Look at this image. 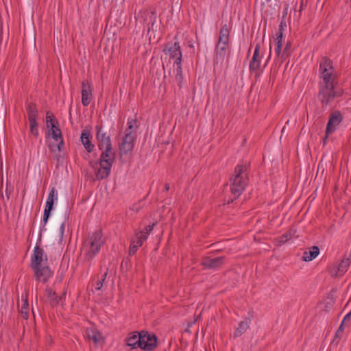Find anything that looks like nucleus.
I'll list each match as a JSON object with an SVG mask.
<instances>
[{"label":"nucleus","instance_id":"31","mask_svg":"<svg viewBox=\"0 0 351 351\" xmlns=\"http://www.w3.org/2000/svg\"><path fill=\"white\" fill-rule=\"evenodd\" d=\"M291 47H292L291 42L287 41L283 51L282 52V54L280 56V59H281L282 62L286 60V59L291 56Z\"/></svg>","mask_w":351,"mask_h":351},{"label":"nucleus","instance_id":"52","mask_svg":"<svg viewBox=\"0 0 351 351\" xmlns=\"http://www.w3.org/2000/svg\"><path fill=\"white\" fill-rule=\"evenodd\" d=\"M169 184H165V191H169Z\"/></svg>","mask_w":351,"mask_h":351},{"label":"nucleus","instance_id":"21","mask_svg":"<svg viewBox=\"0 0 351 351\" xmlns=\"http://www.w3.org/2000/svg\"><path fill=\"white\" fill-rule=\"evenodd\" d=\"M251 317H245L243 321L240 322L238 327L236 328L233 337L234 339L241 337L249 328L251 324Z\"/></svg>","mask_w":351,"mask_h":351},{"label":"nucleus","instance_id":"6","mask_svg":"<svg viewBox=\"0 0 351 351\" xmlns=\"http://www.w3.org/2000/svg\"><path fill=\"white\" fill-rule=\"evenodd\" d=\"M102 231L99 230L93 233L88 239L89 249L85 254V258L88 261H92L99 252L101 246L104 244Z\"/></svg>","mask_w":351,"mask_h":351},{"label":"nucleus","instance_id":"55","mask_svg":"<svg viewBox=\"0 0 351 351\" xmlns=\"http://www.w3.org/2000/svg\"><path fill=\"white\" fill-rule=\"evenodd\" d=\"M65 218H66V219L69 218V214L67 213H65Z\"/></svg>","mask_w":351,"mask_h":351},{"label":"nucleus","instance_id":"26","mask_svg":"<svg viewBox=\"0 0 351 351\" xmlns=\"http://www.w3.org/2000/svg\"><path fill=\"white\" fill-rule=\"evenodd\" d=\"M142 14H143L145 16H149V25L151 24L152 27L154 25V24L156 21V12L154 10L149 11V10H143L140 11L138 14V19H140L141 21L142 18Z\"/></svg>","mask_w":351,"mask_h":351},{"label":"nucleus","instance_id":"32","mask_svg":"<svg viewBox=\"0 0 351 351\" xmlns=\"http://www.w3.org/2000/svg\"><path fill=\"white\" fill-rule=\"evenodd\" d=\"M156 223H153L152 224L147 226L143 230L136 233V237H141V234L144 235L147 239V236L152 232L154 228Z\"/></svg>","mask_w":351,"mask_h":351},{"label":"nucleus","instance_id":"13","mask_svg":"<svg viewBox=\"0 0 351 351\" xmlns=\"http://www.w3.org/2000/svg\"><path fill=\"white\" fill-rule=\"evenodd\" d=\"M230 43H217L215 47V56L213 58L214 66L221 64L226 57L227 49L230 47Z\"/></svg>","mask_w":351,"mask_h":351},{"label":"nucleus","instance_id":"47","mask_svg":"<svg viewBox=\"0 0 351 351\" xmlns=\"http://www.w3.org/2000/svg\"><path fill=\"white\" fill-rule=\"evenodd\" d=\"M49 148L51 150V152H56V150L57 149L56 145H55L54 143L49 145Z\"/></svg>","mask_w":351,"mask_h":351},{"label":"nucleus","instance_id":"19","mask_svg":"<svg viewBox=\"0 0 351 351\" xmlns=\"http://www.w3.org/2000/svg\"><path fill=\"white\" fill-rule=\"evenodd\" d=\"M165 53H169L171 58L174 59L176 57L179 56V53H182L180 43L175 42L174 43H168L166 44L165 49H163Z\"/></svg>","mask_w":351,"mask_h":351},{"label":"nucleus","instance_id":"46","mask_svg":"<svg viewBox=\"0 0 351 351\" xmlns=\"http://www.w3.org/2000/svg\"><path fill=\"white\" fill-rule=\"evenodd\" d=\"M66 294V291H64L63 293H62V295L58 297L59 302H63V301L65 300Z\"/></svg>","mask_w":351,"mask_h":351},{"label":"nucleus","instance_id":"45","mask_svg":"<svg viewBox=\"0 0 351 351\" xmlns=\"http://www.w3.org/2000/svg\"><path fill=\"white\" fill-rule=\"evenodd\" d=\"M65 222L63 221L60 227V240H62L64 232Z\"/></svg>","mask_w":351,"mask_h":351},{"label":"nucleus","instance_id":"51","mask_svg":"<svg viewBox=\"0 0 351 351\" xmlns=\"http://www.w3.org/2000/svg\"><path fill=\"white\" fill-rule=\"evenodd\" d=\"M270 57H271V51L269 52V57H268L267 60H266V62H265V64H264V66H263L264 68L266 66V65H267V62H269V59H270Z\"/></svg>","mask_w":351,"mask_h":351},{"label":"nucleus","instance_id":"28","mask_svg":"<svg viewBox=\"0 0 351 351\" xmlns=\"http://www.w3.org/2000/svg\"><path fill=\"white\" fill-rule=\"evenodd\" d=\"M285 15H283L281 21L279 25L278 30L276 34V40H282L283 39V31L287 27V23L285 21Z\"/></svg>","mask_w":351,"mask_h":351},{"label":"nucleus","instance_id":"17","mask_svg":"<svg viewBox=\"0 0 351 351\" xmlns=\"http://www.w3.org/2000/svg\"><path fill=\"white\" fill-rule=\"evenodd\" d=\"M93 136L90 130L86 127L81 133L80 141L84 145V148L88 153H91L95 147V145L92 143Z\"/></svg>","mask_w":351,"mask_h":351},{"label":"nucleus","instance_id":"29","mask_svg":"<svg viewBox=\"0 0 351 351\" xmlns=\"http://www.w3.org/2000/svg\"><path fill=\"white\" fill-rule=\"evenodd\" d=\"M137 121L134 119H129L128 120V128L125 130V134H130L131 136H136V132H135V128H137Z\"/></svg>","mask_w":351,"mask_h":351},{"label":"nucleus","instance_id":"37","mask_svg":"<svg viewBox=\"0 0 351 351\" xmlns=\"http://www.w3.org/2000/svg\"><path fill=\"white\" fill-rule=\"evenodd\" d=\"M101 152H104L105 153H107L110 155H111V158H113L115 160L116 158V153L112 149V145H106V146H104V149H99Z\"/></svg>","mask_w":351,"mask_h":351},{"label":"nucleus","instance_id":"53","mask_svg":"<svg viewBox=\"0 0 351 351\" xmlns=\"http://www.w3.org/2000/svg\"><path fill=\"white\" fill-rule=\"evenodd\" d=\"M189 47L193 49H194V45L191 42H189Z\"/></svg>","mask_w":351,"mask_h":351},{"label":"nucleus","instance_id":"1","mask_svg":"<svg viewBox=\"0 0 351 351\" xmlns=\"http://www.w3.org/2000/svg\"><path fill=\"white\" fill-rule=\"evenodd\" d=\"M125 341L127 346L131 349L141 348L145 351H153L158 346L157 336L147 330L130 332Z\"/></svg>","mask_w":351,"mask_h":351},{"label":"nucleus","instance_id":"49","mask_svg":"<svg viewBox=\"0 0 351 351\" xmlns=\"http://www.w3.org/2000/svg\"><path fill=\"white\" fill-rule=\"evenodd\" d=\"M5 193H6V195L8 197V198H9V196L10 195V191H8V183L6 184V190H5Z\"/></svg>","mask_w":351,"mask_h":351},{"label":"nucleus","instance_id":"44","mask_svg":"<svg viewBox=\"0 0 351 351\" xmlns=\"http://www.w3.org/2000/svg\"><path fill=\"white\" fill-rule=\"evenodd\" d=\"M350 318H351V311L346 315V316L343 317L341 324H344V323L346 322L350 321Z\"/></svg>","mask_w":351,"mask_h":351},{"label":"nucleus","instance_id":"12","mask_svg":"<svg viewBox=\"0 0 351 351\" xmlns=\"http://www.w3.org/2000/svg\"><path fill=\"white\" fill-rule=\"evenodd\" d=\"M333 71L332 60L326 56L322 58L319 65L320 77L324 80V77L328 74L330 75V80H335V77L332 76Z\"/></svg>","mask_w":351,"mask_h":351},{"label":"nucleus","instance_id":"16","mask_svg":"<svg viewBox=\"0 0 351 351\" xmlns=\"http://www.w3.org/2000/svg\"><path fill=\"white\" fill-rule=\"evenodd\" d=\"M260 51L261 45L259 43H257L255 46L252 58L250 62L249 69L251 73L256 71L260 69L262 58V56L260 54Z\"/></svg>","mask_w":351,"mask_h":351},{"label":"nucleus","instance_id":"2","mask_svg":"<svg viewBox=\"0 0 351 351\" xmlns=\"http://www.w3.org/2000/svg\"><path fill=\"white\" fill-rule=\"evenodd\" d=\"M44 259L47 261V256L43 249L36 245L31 256L30 267L34 271L36 280L46 283L53 276V272L48 265L43 264Z\"/></svg>","mask_w":351,"mask_h":351},{"label":"nucleus","instance_id":"58","mask_svg":"<svg viewBox=\"0 0 351 351\" xmlns=\"http://www.w3.org/2000/svg\"><path fill=\"white\" fill-rule=\"evenodd\" d=\"M233 202V200H232V199L231 201H228V204H230V202Z\"/></svg>","mask_w":351,"mask_h":351},{"label":"nucleus","instance_id":"3","mask_svg":"<svg viewBox=\"0 0 351 351\" xmlns=\"http://www.w3.org/2000/svg\"><path fill=\"white\" fill-rule=\"evenodd\" d=\"M248 165L246 164L237 165L234 170V175L230 178V191L234 198H238L245 191L249 182Z\"/></svg>","mask_w":351,"mask_h":351},{"label":"nucleus","instance_id":"36","mask_svg":"<svg viewBox=\"0 0 351 351\" xmlns=\"http://www.w3.org/2000/svg\"><path fill=\"white\" fill-rule=\"evenodd\" d=\"M108 269H107L106 271H105V273L101 276V279H99L97 282L96 286H95V289H97V290H101V288L104 286V282H105V280L106 279V277L108 276Z\"/></svg>","mask_w":351,"mask_h":351},{"label":"nucleus","instance_id":"35","mask_svg":"<svg viewBox=\"0 0 351 351\" xmlns=\"http://www.w3.org/2000/svg\"><path fill=\"white\" fill-rule=\"evenodd\" d=\"M175 78L179 88H181L182 87V82L184 80L182 67H176V75Z\"/></svg>","mask_w":351,"mask_h":351},{"label":"nucleus","instance_id":"34","mask_svg":"<svg viewBox=\"0 0 351 351\" xmlns=\"http://www.w3.org/2000/svg\"><path fill=\"white\" fill-rule=\"evenodd\" d=\"M343 331H344L343 324H341L335 334L334 339H333L332 343L337 345L339 342V340L341 339V338L342 337Z\"/></svg>","mask_w":351,"mask_h":351},{"label":"nucleus","instance_id":"8","mask_svg":"<svg viewBox=\"0 0 351 351\" xmlns=\"http://www.w3.org/2000/svg\"><path fill=\"white\" fill-rule=\"evenodd\" d=\"M96 140L99 149H104L106 145L112 144L111 134L106 128H104L102 125H97L95 126Z\"/></svg>","mask_w":351,"mask_h":351},{"label":"nucleus","instance_id":"33","mask_svg":"<svg viewBox=\"0 0 351 351\" xmlns=\"http://www.w3.org/2000/svg\"><path fill=\"white\" fill-rule=\"evenodd\" d=\"M29 132L30 133L34 135V136L37 137L38 136V124L37 123L36 119H30L29 120Z\"/></svg>","mask_w":351,"mask_h":351},{"label":"nucleus","instance_id":"41","mask_svg":"<svg viewBox=\"0 0 351 351\" xmlns=\"http://www.w3.org/2000/svg\"><path fill=\"white\" fill-rule=\"evenodd\" d=\"M175 64L176 67H182V53H179V56L175 58Z\"/></svg>","mask_w":351,"mask_h":351},{"label":"nucleus","instance_id":"9","mask_svg":"<svg viewBox=\"0 0 351 351\" xmlns=\"http://www.w3.org/2000/svg\"><path fill=\"white\" fill-rule=\"evenodd\" d=\"M55 191L56 189L53 187L48 195L43 218V224L40 228V232L45 230V226L47 223L48 220L51 216V212L53 209L54 201L57 199V197L55 195Z\"/></svg>","mask_w":351,"mask_h":351},{"label":"nucleus","instance_id":"4","mask_svg":"<svg viewBox=\"0 0 351 351\" xmlns=\"http://www.w3.org/2000/svg\"><path fill=\"white\" fill-rule=\"evenodd\" d=\"M335 81L330 80V75L327 74L324 77L323 82L319 84L318 99L323 108H326L335 97L342 95L341 91L335 90Z\"/></svg>","mask_w":351,"mask_h":351},{"label":"nucleus","instance_id":"39","mask_svg":"<svg viewBox=\"0 0 351 351\" xmlns=\"http://www.w3.org/2000/svg\"><path fill=\"white\" fill-rule=\"evenodd\" d=\"M292 237V234L291 232H287L283 234H282L280 237H279L278 238V242L280 243V244H284L287 241H288Z\"/></svg>","mask_w":351,"mask_h":351},{"label":"nucleus","instance_id":"7","mask_svg":"<svg viewBox=\"0 0 351 351\" xmlns=\"http://www.w3.org/2000/svg\"><path fill=\"white\" fill-rule=\"evenodd\" d=\"M226 259L224 256L217 257L205 256L202 258L200 265L204 269L218 270L225 265Z\"/></svg>","mask_w":351,"mask_h":351},{"label":"nucleus","instance_id":"38","mask_svg":"<svg viewBox=\"0 0 351 351\" xmlns=\"http://www.w3.org/2000/svg\"><path fill=\"white\" fill-rule=\"evenodd\" d=\"M47 135L51 136V138L56 141H58L60 139L63 138L61 130H60V131L53 130L52 132H47Z\"/></svg>","mask_w":351,"mask_h":351},{"label":"nucleus","instance_id":"24","mask_svg":"<svg viewBox=\"0 0 351 351\" xmlns=\"http://www.w3.org/2000/svg\"><path fill=\"white\" fill-rule=\"evenodd\" d=\"M26 111L28 117V120L37 119L38 117V111L35 103L29 102L26 105Z\"/></svg>","mask_w":351,"mask_h":351},{"label":"nucleus","instance_id":"18","mask_svg":"<svg viewBox=\"0 0 351 351\" xmlns=\"http://www.w3.org/2000/svg\"><path fill=\"white\" fill-rule=\"evenodd\" d=\"M232 28V23L230 21L228 24H222L219 30V38L217 43H230V32Z\"/></svg>","mask_w":351,"mask_h":351},{"label":"nucleus","instance_id":"54","mask_svg":"<svg viewBox=\"0 0 351 351\" xmlns=\"http://www.w3.org/2000/svg\"><path fill=\"white\" fill-rule=\"evenodd\" d=\"M1 25L0 26V43L1 42V34H2V29H1Z\"/></svg>","mask_w":351,"mask_h":351},{"label":"nucleus","instance_id":"25","mask_svg":"<svg viewBox=\"0 0 351 351\" xmlns=\"http://www.w3.org/2000/svg\"><path fill=\"white\" fill-rule=\"evenodd\" d=\"M86 335L88 339L92 340L95 344L99 342L101 337V332L94 328H87Z\"/></svg>","mask_w":351,"mask_h":351},{"label":"nucleus","instance_id":"43","mask_svg":"<svg viewBox=\"0 0 351 351\" xmlns=\"http://www.w3.org/2000/svg\"><path fill=\"white\" fill-rule=\"evenodd\" d=\"M64 147V140L63 138L60 139L58 144H56V149L58 151L60 152Z\"/></svg>","mask_w":351,"mask_h":351},{"label":"nucleus","instance_id":"11","mask_svg":"<svg viewBox=\"0 0 351 351\" xmlns=\"http://www.w3.org/2000/svg\"><path fill=\"white\" fill-rule=\"evenodd\" d=\"M351 263V252L348 254L346 253L341 260L340 263H339L336 266L334 267L330 271L331 276H342L348 270L349 266Z\"/></svg>","mask_w":351,"mask_h":351},{"label":"nucleus","instance_id":"42","mask_svg":"<svg viewBox=\"0 0 351 351\" xmlns=\"http://www.w3.org/2000/svg\"><path fill=\"white\" fill-rule=\"evenodd\" d=\"M143 208V204L141 202H138L136 204H134L131 207L130 209L132 210L138 212L141 208Z\"/></svg>","mask_w":351,"mask_h":351},{"label":"nucleus","instance_id":"57","mask_svg":"<svg viewBox=\"0 0 351 351\" xmlns=\"http://www.w3.org/2000/svg\"><path fill=\"white\" fill-rule=\"evenodd\" d=\"M250 50H251V47H250V49H249V50H248V53H248V55H249V54H250Z\"/></svg>","mask_w":351,"mask_h":351},{"label":"nucleus","instance_id":"48","mask_svg":"<svg viewBox=\"0 0 351 351\" xmlns=\"http://www.w3.org/2000/svg\"><path fill=\"white\" fill-rule=\"evenodd\" d=\"M328 136H329V134H327V129H326L325 137L323 139V145H324L326 144L327 138H328Z\"/></svg>","mask_w":351,"mask_h":351},{"label":"nucleus","instance_id":"30","mask_svg":"<svg viewBox=\"0 0 351 351\" xmlns=\"http://www.w3.org/2000/svg\"><path fill=\"white\" fill-rule=\"evenodd\" d=\"M45 291L47 292V297L50 298V305L52 306L58 305L59 300L56 293L50 288L46 289Z\"/></svg>","mask_w":351,"mask_h":351},{"label":"nucleus","instance_id":"20","mask_svg":"<svg viewBox=\"0 0 351 351\" xmlns=\"http://www.w3.org/2000/svg\"><path fill=\"white\" fill-rule=\"evenodd\" d=\"M46 125L48 132L53 131H60L59 123L53 114L48 111L46 114Z\"/></svg>","mask_w":351,"mask_h":351},{"label":"nucleus","instance_id":"40","mask_svg":"<svg viewBox=\"0 0 351 351\" xmlns=\"http://www.w3.org/2000/svg\"><path fill=\"white\" fill-rule=\"evenodd\" d=\"M276 47L275 48V53L277 56H280L282 54V40H276Z\"/></svg>","mask_w":351,"mask_h":351},{"label":"nucleus","instance_id":"14","mask_svg":"<svg viewBox=\"0 0 351 351\" xmlns=\"http://www.w3.org/2000/svg\"><path fill=\"white\" fill-rule=\"evenodd\" d=\"M342 121L343 116L339 111L336 110L331 113L326 128L327 129V134L333 133L336 130L337 126H338Z\"/></svg>","mask_w":351,"mask_h":351},{"label":"nucleus","instance_id":"23","mask_svg":"<svg viewBox=\"0 0 351 351\" xmlns=\"http://www.w3.org/2000/svg\"><path fill=\"white\" fill-rule=\"evenodd\" d=\"M319 254V248L317 246H313L303 253L302 261L308 262L315 259Z\"/></svg>","mask_w":351,"mask_h":351},{"label":"nucleus","instance_id":"50","mask_svg":"<svg viewBox=\"0 0 351 351\" xmlns=\"http://www.w3.org/2000/svg\"><path fill=\"white\" fill-rule=\"evenodd\" d=\"M254 72H255V78L256 79L258 78L261 75V72L258 71H254Z\"/></svg>","mask_w":351,"mask_h":351},{"label":"nucleus","instance_id":"22","mask_svg":"<svg viewBox=\"0 0 351 351\" xmlns=\"http://www.w3.org/2000/svg\"><path fill=\"white\" fill-rule=\"evenodd\" d=\"M136 240H132L130 248H129V255L133 256L136 254V251L138 250V247L141 246L143 243V242L146 240V237L142 234H141V237H136Z\"/></svg>","mask_w":351,"mask_h":351},{"label":"nucleus","instance_id":"59","mask_svg":"<svg viewBox=\"0 0 351 351\" xmlns=\"http://www.w3.org/2000/svg\"><path fill=\"white\" fill-rule=\"evenodd\" d=\"M350 8H351V0H350Z\"/></svg>","mask_w":351,"mask_h":351},{"label":"nucleus","instance_id":"27","mask_svg":"<svg viewBox=\"0 0 351 351\" xmlns=\"http://www.w3.org/2000/svg\"><path fill=\"white\" fill-rule=\"evenodd\" d=\"M22 300L23 304L21 308V314L23 319H27L29 316V304H28V295L25 294V298L22 297Z\"/></svg>","mask_w":351,"mask_h":351},{"label":"nucleus","instance_id":"10","mask_svg":"<svg viewBox=\"0 0 351 351\" xmlns=\"http://www.w3.org/2000/svg\"><path fill=\"white\" fill-rule=\"evenodd\" d=\"M136 138L135 136H131L130 134H125L119 145V156L127 155L131 153L134 149V141Z\"/></svg>","mask_w":351,"mask_h":351},{"label":"nucleus","instance_id":"56","mask_svg":"<svg viewBox=\"0 0 351 351\" xmlns=\"http://www.w3.org/2000/svg\"><path fill=\"white\" fill-rule=\"evenodd\" d=\"M32 313H33L34 316H35V314H34V308H32Z\"/></svg>","mask_w":351,"mask_h":351},{"label":"nucleus","instance_id":"15","mask_svg":"<svg viewBox=\"0 0 351 351\" xmlns=\"http://www.w3.org/2000/svg\"><path fill=\"white\" fill-rule=\"evenodd\" d=\"M82 103L84 106H88L92 98L91 84L86 80L82 82L81 85Z\"/></svg>","mask_w":351,"mask_h":351},{"label":"nucleus","instance_id":"5","mask_svg":"<svg viewBox=\"0 0 351 351\" xmlns=\"http://www.w3.org/2000/svg\"><path fill=\"white\" fill-rule=\"evenodd\" d=\"M114 160L111 158V155L101 152L99 159L97 161H90V165L93 168H97L100 165V168L95 171L96 179L99 180L108 178L110 173L112 167Z\"/></svg>","mask_w":351,"mask_h":351}]
</instances>
